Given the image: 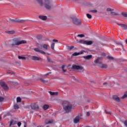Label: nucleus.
<instances>
[{"label": "nucleus", "mask_w": 127, "mask_h": 127, "mask_svg": "<svg viewBox=\"0 0 127 127\" xmlns=\"http://www.w3.org/2000/svg\"><path fill=\"white\" fill-rule=\"evenodd\" d=\"M6 33L8 34H14L15 33V32L14 31H7L6 32Z\"/></svg>", "instance_id": "obj_26"}, {"label": "nucleus", "mask_w": 127, "mask_h": 127, "mask_svg": "<svg viewBox=\"0 0 127 127\" xmlns=\"http://www.w3.org/2000/svg\"><path fill=\"white\" fill-rule=\"evenodd\" d=\"M99 66L101 68H107L108 67V65L105 64H103L102 63H99Z\"/></svg>", "instance_id": "obj_18"}, {"label": "nucleus", "mask_w": 127, "mask_h": 127, "mask_svg": "<svg viewBox=\"0 0 127 127\" xmlns=\"http://www.w3.org/2000/svg\"><path fill=\"white\" fill-rule=\"evenodd\" d=\"M32 60H34V61H42V59L37 56H32Z\"/></svg>", "instance_id": "obj_6"}, {"label": "nucleus", "mask_w": 127, "mask_h": 127, "mask_svg": "<svg viewBox=\"0 0 127 127\" xmlns=\"http://www.w3.org/2000/svg\"><path fill=\"white\" fill-rule=\"evenodd\" d=\"M64 67H65V66H64V65L62 66V70H63V71L64 72V73H65V72H66V69H64Z\"/></svg>", "instance_id": "obj_39"}, {"label": "nucleus", "mask_w": 127, "mask_h": 127, "mask_svg": "<svg viewBox=\"0 0 127 127\" xmlns=\"http://www.w3.org/2000/svg\"><path fill=\"white\" fill-rule=\"evenodd\" d=\"M102 59L101 58H97L95 61H94V63L95 64H98L99 63V60H101Z\"/></svg>", "instance_id": "obj_29"}, {"label": "nucleus", "mask_w": 127, "mask_h": 127, "mask_svg": "<svg viewBox=\"0 0 127 127\" xmlns=\"http://www.w3.org/2000/svg\"><path fill=\"white\" fill-rule=\"evenodd\" d=\"M24 127H26L25 126V125H24Z\"/></svg>", "instance_id": "obj_52"}, {"label": "nucleus", "mask_w": 127, "mask_h": 127, "mask_svg": "<svg viewBox=\"0 0 127 127\" xmlns=\"http://www.w3.org/2000/svg\"><path fill=\"white\" fill-rule=\"evenodd\" d=\"M49 74H50V73H48L46 74V75H49Z\"/></svg>", "instance_id": "obj_49"}, {"label": "nucleus", "mask_w": 127, "mask_h": 127, "mask_svg": "<svg viewBox=\"0 0 127 127\" xmlns=\"http://www.w3.org/2000/svg\"><path fill=\"white\" fill-rule=\"evenodd\" d=\"M16 102L17 103H20V102H21V98H20V97H17L16 99Z\"/></svg>", "instance_id": "obj_32"}, {"label": "nucleus", "mask_w": 127, "mask_h": 127, "mask_svg": "<svg viewBox=\"0 0 127 127\" xmlns=\"http://www.w3.org/2000/svg\"><path fill=\"white\" fill-rule=\"evenodd\" d=\"M86 115L87 117H89V116H90V112H87Z\"/></svg>", "instance_id": "obj_46"}, {"label": "nucleus", "mask_w": 127, "mask_h": 127, "mask_svg": "<svg viewBox=\"0 0 127 127\" xmlns=\"http://www.w3.org/2000/svg\"><path fill=\"white\" fill-rule=\"evenodd\" d=\"M124 124L125 126V127H127V121H126L124 122Z\"/></svg>", "instance_id": "obj_42"}, {"label": "nucleus", "mask_w": 127, "mask_h": 127, "mask_svg": "<svg viewBox=\"0 0 127 127\" xmlns=\"http://www.w3.org/2000/svg\"><path fill=\"white\" fill-rule=\"evenodd\" d=\"M38 127H41V126H38Z\"/></svg>", "instance_id": "obj_51"}, {"label": "nucleus", "mask_w": 127, "mask_h": 127, "mask_svg": "<svg viewBox=\"0 0 127 127\" xmlns=\"http://www.w3.org/2000/svg\"><path fill=\"white\" fill-rule=\"evenodd\" d=\"M108 59H109V60H114V58L111 57V56H109L107 57Z\"/></svg>", "instance_id": "obj_40"}, {"label": "nucleus", "mask_w": 127, "mask_h": 127, "mask_svg": "<svg viewBox=\"0 0 127 127\" xmlns=\"http://www.w3.org/2000/svg\"><path fill=\"white\" fill-rule=\"evenodd\" d=\"M16 122H15V121L11 120L10 122V126H14V125H16Z\"/></svg>", "instance_id": "obj_22"}, {"label": "nucleus", "mask_w": 127, "mask_h": 127, "mask_svg": "<svg viewBox=\"0 0 127 127\" xmlns=\"http://www.w3.org/2000/svg\"><path fill=\"white\" fill-rule=\"evenodd\" d=\"M78 43L81 44H85V45H92L93 42L92 41H85L84 40H78L77 41Z\"/></svg>", "instance_id": "obj_4"}, {"label": "nucleus", "mask_w": 127, "mask_h": 127, "mask_svg": "<svg viewBox=\"0 0 127 127\" xmlns=\"http://www.w3.org/2000/svg\"><path fill=\"white\" fill-rule=\"evenodd\" d=\"M111 14H112V15H118V13L113 11L111 12Z\"/></svg>", "instance_id": "obj_41"}, {"label": "nucleus", "mask_w": 127, "mask_h": 127, "mask_svg": "<svg viewBox=\"0 0 127 127\" xmlns=\"http://www.w3.org/2000/svg\"><path fill=\"white\" fill-rule=\"evenodd\" d=\"M48 54V55H49V54Z\"/></svg>", "instance_id": "obj_53"}, {"label": "nucleus", "mask_w": 127, "mask_h": 127, "mask_svg": "<svg viewBox=\"0 0 127 127\" xmlns=\"http://www.w3.org/2000/svg\"><path fill=\"white\" fill-rule=\"evenodd\" d=\"M16 21V22H18V21Z\"/></svg>", "instance_id": "obj_50"}, {"label": "nucleus", "mask_w": 127, "mask_h": 127, "mask_svg": "<svg viewBox=\"0 0 127 127\" xmlns=\"http://www.w3.org/2000/svg\"><path fill=\"white\" fill-rule=\"evenodd\" d=\"M53 42H58V40L54 39L53 40Z\"/></svg>", "instance_id": "obj_44"}, {"label": "nucleus", "mask_w": 127, "mask_h": 127, "mask_svg": "<svg viewBox=\"0 0 127 127\" xmlns=\"http://www.w3.org/2000/svg\"><path fill=\"white\" fill-rule=\"evenodd\" d=\"M85 35H84V34H78L77 35V37H80L81 38H82V37H84Z\"/></svg>", "instance_id": "obj_34"}, {"label": "nucleus", "mask_w": 127, "mask_h": 127, "mask_svg": "<svg viewBox=\"0 0 127 127\" xmlns=\"http://www.w3.org/2000/svg\"><path fill=\"white\" fill-rule=\"evenodd\" d=\"M113 98L114 99V100H115L116 102H120V98L118 97V96L114 95L113 96Z\"/></svg>", "instance_id": "obj_19"}, {"label": "nucleus", "mask_w": 127, "mask_h": 127, "mask_svg": "<svg viewBox=\"0 0 127 127\" xmlns=\"http://www.w3.org/2000/svg\"><path fill=\"white\" fill-rule=\"evenodd\" d=\"M83 52H85V51H82L78 53H74L73 54V56H78V55H81Z\"/></svg>", "instance_id": "obj_14"}, {"label": "nucleus", "mask_w": 127, "mask_h": 127, "mask_svg": "<svg viewBox=\"0 0 127 127\" xmlns=\"http://www.w3.org/2000/svg\"><path fill=\"white\" fill-rule=\"evenodd\" d=\"M18 59L22 60H26V58L25 57H18Z\"/></svg>", "instance_id": "obj_30"}, {"label": "nucleus", "mask_w": 127, "mask_h": 127, "mask_svg": "<svg viewBox=\"0 0 127 127\" xmlns=\"http://www.w3.org/2000/svg\"><path fill=\"white\" fill-rule=\"evenodd\" d=\"M14 109L18 110V109H19V106H18V105L17 104H15L14 105Z\"/></svg>", "instance_id": "obj_31"}, {"label": "nucleus", "mask_w": 127, "mask_h": 127, "mask_svg": "<svg viewBox=\"0 0 127 127\" xmlns=\"http://www.w3.org/2000/svg\"><path fill=\"white\" fill-rule=\"evenodd\" d=\"M105 112H106V114H109V115H111V112H107L106 111H105Z\"/></svg>", "instance_id": "obj_47"}, {"label": "nucleus", "mask_w": 127, "mask_h": 127, "mask_svg": "<svg viewBox=\"0 0 127 127\" xmlns=\"http://www.w3.org/2000/svg\"><path fill=\"white\" fill-rule=\"evenodd\" d=\"M74 48L73 46H66V49L67 50H69V51L72 50Z\"/></svg>", "instance_id": "obj_23"}, {"label": "nucleus", "mask_w": 127, "mask_h": 127, "mask_svg": "<svg viewBox=\"0 0 127 127\" xmlns=\"http://www.w3.org/2000/svg\"><path fill=\"white\" fill-rule=\"evenodd\" d=\"M113 98L114 99V100H115L116 102H120V98L118 97V96L114 95L113 96Z\"/></svg>", "instance_id": "obj_20"}, {"label": "nucleus", "mask_w": 127, "mask_h": 127, "mask_svg": "<svg viewBox=\"0 0 127 127\" xmlns=\"http://www.w3.org/2000/svg\"><path fill=\"white\" fill-rule=\"evenodd\" d=\"M114 42H115L116 44H117V45H122V46H123V44L118 40H115Z\"/></svg>", "instance_id": "obj_25"}, {"label": "nucleus", "mask_w": 127, "mask_h": 127, "mask_svg": "<svg viewBox=\"0 0 127 127\" xmlns=\"http://www.w3.org/2000/svg\"><path fill=\"white\" fill-rule=\"evenodd\" d=\"M91 11H92V12L96 13V12H97V10H93Z\"/></svg>", "instance_id": "obj_45"}, {"label": "nucleus", "mask_w": 127, "mask_h": 127, "mask_svg": "<svg viewBox=\"0 0 127 127\" xmlns=\"http://www.w3.org/2000/svg\"><path fill=\"white\" fill-rule=\"evenodd\" d=\"M39 17L42 20H46V19H47V17L46 16L40 15Z\"/></svg>", "instance_id": "obj_17"}, {"label": "nucleus", "mask_w": 127, "mask_h": 127, "mask_svg": "<svg viewBox=\"0 0 127 127\" xmlns=\"http://www.w3.org/2000/svg\"><path fill=\"white\" fill-rule=\"evenodd\" d=\"M40 47H42V48H43L44 50H48V48H49V45L45 44H44L43 45H40Z\"/></svg>", "instance_id": "obj_10"}, {"label": "nucleus", "mask_w": 127, "mask_h": 127, "mask_svg": "<svg viewBox=\"0 0 127 127\" xmlns=\"http://www.w3.org/2000/svg\"><path fill=\"white\" fill-rule=\"evenodd\" d=\"M37 2L39 3L41 6L44 5L45 7L47 9H51L53 4H52V1L51 0H45L44 2L42 0H35Z\"/></svg>", "instance_id": "obj_1"}, {"label": "nucleus", "mask_w": 127, "mask_h": 127, "mask_svg": "<svg viewBox=\"0 0 127 127\" xmlns=\"http://www.w3.org/2000/svg\"><path fill=\"white\" fill-rule=\"evenodd\" d=\"M49 94L51 95V96H57V95H58V92H53L51 91L49 92Z\"/></svg>", "instance_id": "obj_21"}, {"label": "nucleus", "mask_w": 127, "mask_h": 127, "mask_svg": "<svg viewBox=\"0 0 127 127\" xmlns=\"http://www.w3.org/2000/svg\"><path fill=\"white\" fill-rule=\"evenodd\" d=\"M118 25L124 30H127V25L126 24L118 23Z\"/></svg>", "instance_id": "obj_7"}, {"label": "nucleus", "mask_w": 127, "mask_h": 127, "mask_svg": "<svg viewBox=\"0 0 127 127\" xmlns=\"http://www.w3.org/2000/svg\"><path fill=\"white\" fill-rule=\"evenodd\" d=\"M79 121H80V117L77 116L74 119L73 123L74 124H78V123H79Z\"/></svg>", "instance_id": "obj_13"}, {"label": "nucleus", "mask_w": 127, "mask_h": 127, "mask_svg": "<svg viewBox=\"0 0 127 127\" xmlns=\"http://www.w3.org/2000/svg\"><path fill=\"white\" fill-rule=\"evenodd\" d=\"M92 55H88V56H84L83 57V58L85 59V60H90V59H92Z\"/></svg>", "instance_id": "obj_12"}, {"label": "nucleus", "mask_w": 127, "mask_h": 127, "mask_svg": "<svg viewBox=\"0 0 127 127\" xmlns=\"http://www.w3.org/2000/svg\"><path fill=\"white\" fill-rule=\"evenodd\" d=\"M122 14L123 16H125V17H127V12H123L122 13Z\"/></svg>", "instance_id": "obj_36"}, {"label": "nucleus", "mask_w": 127, "mask_h": 127, "mask_svg": "<svg viewBox=\"0 0 127 127\" xmlns=\"http://www.w3.org/2000/svg\"><path fill=\"white\" fill-rule=\"evenodd\" d=\"M17 126H18V127H20V126H21V123L18 122L17 123Z\"/></svg>", "instance_id": "obj_43"}, {"label": "nucleus", "mask_w": 127, "mask_h": 127, "mask_svg": "<svg viewBox=\"0 0 127 127\" xmlns=\"http://www.w3.org/2000/svg\"><path fill=\"white\" fill-rule=\"evenodd\" d=\"M4 98L3 97L0 96V102H3Z\"/></svg>", "instance_id": "obj_38"}, {"label": "nucleus", "mask_w": 127, "mask_h": 127, "mask_svg": "<svg viewBox=\"0 0 127 127\" xmlns=\"http://www.w3.org/2000/svg\"><path fill=\"white\" fill-rule=\"evenodd\" d=\"M72 68H73V69H75L76 70H79V71H81L82 72H83V71H84V68L81 66L73 65Z\"/></svg>", "instance_id": "obj_5"}, {"label": "nucleus", "mask_w": 127, "mask_h": 127, "mask_svg": "<svg viewBox=\"0 0 127 127\" xmlns=\"http://www.w3.org/2000/svg\"><path fill=\"white\" fill-rule=\"evenodd\" d=\"M126 98H127V92L125 94H124V95L122 97V99H125Z\"/></svg>", "instance_id": "obj_37"}, {"label": "nucleus", "mask_w": 127, "mask_h": 127, "mask_svg": "<svg viewBox=\"0 0 127 127\" xmlns=\"http://www.w3.org/2000/svg\"><path fill=\"white\" fill-rule=\"evenodd\" d=\"M34 50L36 51V52H40V53H41L42 54H46V53L45 52L42 51L41 49H40L39 48H36L34 49Z\"/></svg>", "instance_id": "obj_9"}, {"label": "nucleus", "mask_w": 127, "mask_h": 127, "mask_svg": "<svg viewBox=\"0 0 127 127\" xmlns=\"http://www.w3.org/2000/svg\"><path fill=\"white\" fill-rule=\"evenodd\" d=\"M63 107L65 113H70L73 109V105L67 101H64L63 103Z\"/></svg>", "instance_id": "obj_2"}, {"label": "nucleus", "mask_w": 127, "mask_h": 127, "mask_svg": "<svg viewBox=\"0 0 127 127\" xmlns=\"http://www.w3.org/2000/svg\"><path fill=\"white\" fill-rule=\"evenodd\" d=\"M31 108L32 110H38L39 107H38V105L36 104H33L31 105Z\"/></svg>", "instance_id": "obj_11"}, {"label": "nucleus", "mask_w": 127, "mask_h": 127, "mask_svg": "<svg viewBox=\"0 0 127 127\" xmlns=\"http://www.w3.org/2000/svg\"><path fill=\"white\" fill-rule=\"evenodd\" d=\"M55 46V43H53L51 45V48L53 49V50H54V47Z\"/></svg>", "instance_id": "obj_35"}, {"label": "nucleus", "mask_w": 127, "mask_h": 127, "mask_svg": "<svg viewBox=\"0 0 127 127\" xmlns=\"http://www.w3.org/2000/svg\"><path fill=\"white\" fill-rule=\"evenodd\" d=\"M86 16L88 18H89L90 19L92 18V15L90 14H86Z\"/></svg>", "instance_id": "obj_33"}, {"label": "nucleus", "mask_w": 127, "mask_h": 127, "mask_svg": "<svg viewBox=\"0 0 127 127\" xmlns=\"http://www.w3.org/2000/svg\"><path fill=\"white\" fill-rule=\"evenodd\" d=\"M52 123H53V121H52L51 119H47L45 122V124H46V125H48V124H52Z\"/></svg>", "instance_id": "obj_15"}, {"label": "nucleus", "mask_w": 127, "mask_h": 127, "mask_svg": "<svg viewBox=\"0 0 127 127\" xmlns=\"http://www.w3.org/2000/svg\"><path fill=\"white\" fill-rule=\"evenodd\" d=\"M73 23L74 24H76V25H79L81 24V22L77 19H75V20H73Z\"/></svg>", "instance_id": "obj_16"}, {"label": "nucleus", "mask_w": 127, "mask_h": 127, "mask_svg": "<svg viewBox=\"0 0 127 127\" xmlns=\"http://www.w3.org/2000/svg\"><path fill=\"white\" fill-rule=\"evenodd\" d=\"M1 0H0V1H1Z\"/></svg>", "instance_id": "obj_54"}, {"label": "nucleus", "mask_w": 127, "mask_h": 127, "mask_svg": "<svg viewBox=\"0 0 127 127\" xmlns=\"http://www.w3.org/2000/svg\"><path fill=\"white\" fill-rule=\"evenodd\" d=\"M43 109H44L45 110H48V109H49V105L46 104L44 105L43 106Z\"/></svg>", "instance_id": "obj_24"}, {"label": "nucleus", "mask_w": 127, "mask_h": 127, "mask_svg": "<svg viewBox=\"0 0 127 127\" xmlns=\"http://www.w3.org/2000/svg\"><path fill=\"white\" fill-rule=\"evenodd\" d=\"M0 85L4 89V90H7L8 89V87H7V85H6L5 83L3 81L0 82Z\"/></svg>", "instance_id": "obj_8"}, {"label": "nucleus", "mask_w": 127, "mask_h": 127, "mask_svg": "<svg viewBox=\"0 0 127 127\" xmlns=\"http://www.w3.org/2000/svg\"><path fill=\"white\" fill-rule=\"evenodd\" d=\"M40 81L42 82L43 83H44L45 84H47L48 83V81L44 80L43 78H41Z\"/></svg>", "instance_id": "obj_27"}, {"label": "nucleus", "mask_w": 127, "mask_h": 127, "mask_svg": "<svg viewBox=\"0 0 127 127\" xmlns=\"http://www.w3.org/2000/svg\"><path fill=\"white\" fill-rule=\"evenodd\" d=\"M26 40H19L17 39H14L12 41V43L11 44V45L14 46V45H20V44H26Z\"/></svg>", "instance_id": "obj_3"}, {"label": "nucleus", "mask_w": 127, "mask_h": 127, "mask_svg": "<svg viewBox=\"0 0 127 127\" xmlns=\"http://www.w3.org/2000/svg\"><path fill=\"white\" fill-rule=\"evenodd\" d=\"M107 84H108V83L105 82V83H103V85H107Z\"/></svg>", "instance_id": "obj_48"}, {"label": "nucleus", "mask_w": 127, "mask_h": 127, "mask_svg": "<svg viewBox=\"0 0 127 127\" xmlns=\"http://www.w3.org/2000/svg\"><path fill=\"white\" fill-rule=\"evenodd\" d=\"M107 11H108V12H111V13H112V11H114V9L112 8H108L107 9Z\"/></svg>", "instance_id": "obj_28"}]
</instances>
